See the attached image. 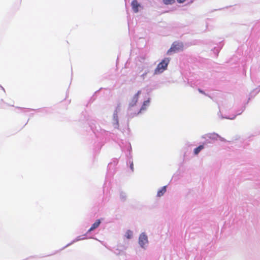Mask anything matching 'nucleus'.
<instances>
[{
	"label": "nucleus",
	"instance_id": "obj_1",
	"mask_svg": "<svg viewBox=\"0 0 260 260\" xmlns=\"http://www.w3.org/2000/svg\"><path fill=\"white\" fill-rule=\"evenodd\" d=\"M170 62L169 58L164 59L160 63H158L156 68L155 69L154 73L158 74L162 73L167 68L168 65Z\"/></svg>",
	"mask_w": 260,
	"mask_h": 260
},
{
	"label": "nucleus",
	"instance_id": "obj_12",
	"mask_svg": "<svg viewBox=\"0 0 260 260\" xmlns=\"http://www.w3.org/2000/svg\"><path fill=\"white\" fill-rule=\"evenodd\" d=\"M149 103V101H145L144 102L143 105L142 106V108L144 109V106L147 105V104Z\"/></svg>",
	"mask_w": 260,
	"mask_h": 260
},
{
	"label": "nucleus",
	"instance_id": "obj_10",
	"mask_svg": "<svg viewBox=\"0 0 260 260\" xmlns=\"http://www.w3.org/2000/svg\"><path fill=\"white\" fill-rule=\"evenodd\" d=\"M133 236V232L131 230H127L125 233V237L127 239H131L132 238Z\"/></svg>",
	"mask_w": 260,
	"mask_h": 260
},
{
	"label": "nucleus",
	"instance_id": "obj_7",
	"mask_svg": "<svg viewBox=\"0 0 260 260\" xmlns=\"http://www.w3.org/2000/svg\"><path fill=\"white\" fill-rule=\"evenodd\" d=\"M166 192V186H163L158 191L157 196L158 197L162 196Z\"/></svg>",
	"mask_w": 260,
	"mask_h": 260
},
{
	"label": "nucleus",
	"instance_id": "obj_11",
	"mask_svg": "<svg viewBox=\"0 0 260 260\" xmlns=\"http://www.w3.org/2000/svg\"><path fill=\"white\" fill-rule=\"evenodd\" d=\"M166 5H172L175 3V0H163Z\"/></svg>",
	"mask_w": 260,
	"mask_h": 260
},
{
	"label": "nucleus",
	"instance_id": "obj_14",
	"mask_svg": "<svg viewBox=\"0 0 260 260\" xmlns=\"http://www.w3.org/2000/svg\"><path fill=\"white\" fill-rule=\"evenodd\" d=\"M177 1L179 3H182L185 1V0H177Z\"/></svg>",
	"mask_w": 260,
	"mask_h": 260
},
{
	"label": "nucleus",
	"instance_id": "obj_13",
	"mask_svg": "<svg viewBox=\"0 0 260 260\" xmlns=\"http://www.w3.org/2000/svg\"><path fill=\"white\" fill-rule=\"evenodd\" d=\"M131 169L132 171L134 170V165L133 163H132L130 166Z\"/></svg>",
	"mask_w": 260,
	"mask_h": 260
},
{
	"label": "nucleus",
	"instance_id": "obj_4",
	"mask_svg": "<svg viewBox=\"0 0 260 260\" xmlns=\"http://www.w3.org/2000/svg\"><path fill=\"white\" fill-rule=\"evenodd\" d=\"M132 7L133 11L135 13H137L139 11V7H140V4L137 0H133L132 2Z\"/></svg>",
	"mask_w": 260,
	"mask_h": 260
},
{
	"label": "nucleus",
	"instance_id": "obj_5",
	"mask_svg": "<svg viewBox=\"0 0 260 260\" xmlns=\"http://www.w3.org/2000/svg\"><path fill=\"white\" fill-rule=\"evenodd\" d=\"M140 93H141V91H138L137 92V93L136 94H135V95L133 97V100H132V102L131 103V105L132 106H133L135 105H136V103L138 101V100L139 99V95L140 94Z\"/></svg>",
	"mask_w": 260,
	"mask_h": 260
},
{
	"label": "nucleus",
	"instance_id": "obj_8",
	"mask_svg": "<svg viewBox=\"0 0 260 260\" xmlns=\"http://www.w3.org/2000/svg\"><path fill=\"white\" fill-rule=\"evenodd\" d=\"M210 139H217V138H219L221 141H224V139L220 137L218 134H211V136L209 137Z\"/></svg>",
	"mask_w": 260,
	"mask_h": 260
},
{
	"label": "nucleus",
	"instance_id": "obj_2",
	"mask_svg": "<svg viewBox=\"0 0 260 260\" xmlns=\"http://www.w3.org/2000/svg\"><path fill=\"white\" fill-rule=\"evenodd\" d=\"M183 48V45L180 42H174L172 45L171 48L168 50L167 54H169L171 52H176L182 50Z\"/></svg>",
	"mask_w": 260,
	"mask_h": 260
},
{
	"label": "nucleus",
	"instance_id": "obj_9",
	"mask_svg": "<svg viewBox=\"0 0 260 260\" xmlns=\"http://www.w3.org/2000/svg\"><path fill=\"white\" fill-rule=\"evenodd\" d=\"M204 148V145H200L199 147L194 149V153L195 155H197Z\"/></svg>",
	"mask_w": 260,
	"mask_h": 260
},
{
	"label": "nucleus",
	"instance_id": "obj_3",
	"mask_svg": "<svg viewBox=\"0 0 260 260\" xmlns=\"http://www.w3.org/2000/svg\"><path fill=\"white\" fill-rule=\"evenodd\" d=\"M139 243L142 247H144V246L148 243L147 236L144 233L140 235L139 237Z\"/></svg>",
	"mask_w": 260,
	"mask_h": 260
},
{
	"label": "nucleus",
	"instance_id": "obj_15",
	"mask_svg": "<svg viewBox=\"0 0 260 260\" xmlns=\"http://www.w3.org/2000/svg\"><path fill=\"white\" fill-rule=\"evenodd\" d=\"M198 90H199V91L200 93H203V94H205V92H204L203 90H202L201 89H198Z\"/></svg>",
	"mask_w": 260,
	"mask_h": 260
},
{
	"label": "nucleus",
	"instance_id": "obj_6",
	"mask_svg": "<svg viewBox=\"0 0 260 260\" xmlns=\"http://www.w3.org/2000/svg\"><path fill=\"white\" fill-rule=\"evenodd\" d=\"M101 223V221L100 219H98L96 220V221L92 224L90 228L89 229L88 232H90L94 229H96L100 225Z\"/></svg>",
	"mask_w": 260,
	"mask_h": 260
}]
</instances>
